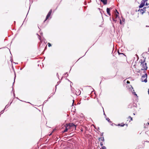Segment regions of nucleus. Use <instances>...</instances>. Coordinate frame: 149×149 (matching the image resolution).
Listing matches in <instances>:
<instances>
[{
  "mask_svg": "<svg viewBox=\"0 0 149 149\" xmlns=\"http://www.w3.org/2000/svg\"><path fill=\"white\" fill-rule=\"evenodd\" d=\"M102 2L104 5L107 4V0H101Z\"/></svg>",
  "mask_w": 149,
  "mask_h": 149,
  "instance_id": "obj_10",
  "label": "nucleus"
},
{
  "mask_svg": "<svg viewBox=\"0 0 149 149\" xmlns=\"http://www.w3.org/2000/svg\"><path fill=\"white\" fill-rule=\"evenodd\" d=\"M116 10L117 11V13H118L117 14H116V17H117L118 16V14H119V13L117 12V10Z\"/></svg>",
  "mask_w": 149,
  "mask_h": 149,
  "instance_id": "obj_17",
  "label": "nucleus"
},
{
  "mask_svg": "<svg viewBox=\"0 0 149 149\" xmlns=\"http://www.w3.org/2000/svg\"><path fill=\"white\" fill-rule=\"evenodd\" d=\"M125 125H126L127 127L128 126L127 124H126V125H125L123 123H122L121 124H119L118 125V126H120L121 127H123Z\"/></svg>",
  "mask_w": 149,
  "mask_h": 149,
  "instance_id": "obj_8",
  "label": "nucleus"
},
{
  "mask_svg": "<svg viewBox=\"0 0 149 149\" xmlns=\"http://www.w3.org/2000/svg\"><path fill=\"white\" fill-rule=\"evenodd\" d=\"M100 145L101 146H103V144L102 143V142H100Z\"/></svg>",
  "mask_w": 149,
  "mask_h": 149,
  "instance_id": "obj_18",
  "label": "nucleus"
},
{
  "mask_svg": "<svg viewBox=\"0 0 149 149\" xmlns=\"http://www.w3.org/2000/svg\"><path fill=\"white\" fill-rule=\"evenodd\" d=\"M48 47H51L52 46L51 44L49 43H48Z\"/></svg>",
  "mask_w": 149,
  "mask_h": 149,
  "instance_id": "obj_16",
  "label": "nucleus"
},
{
  "mask_svg": "<svg viewBox=\"0 0 149 149\" xmlns=\"http://www.w3.org/2000/svg\"><path fill=\"white\" fill-rule=\"evenodd\" d=\"M133 114H134V115H135V113H133Z\"/></svg>",
  "mask_w": 149,
  "mask_h": 149,
  "instance_id": "obj_24",
  "label": "nucleus"
},
{
  "mask_svg": "<svg viewBox=\"0 0 149 149\" xmlns=\"http://www.w3.org/2000/svg\"><path fill=\"white\" fill-rule=\"evenodd\" d=\"M65 128L64 130V131H63L62 132L63 133H64L65 132H66L68 130V127H65Z\"/></svg>",
  "mask_w": 149,
  "mask_h": 149,
  "instance_id": "obj_12",
  "label": "nucleus"
},
{
  "mask_svg": "<svg viewBox=\"0 0 149 149\" xmlns=\"http://www.w3.org/2000/svg\"><path fill=\"white\" fill-rule=\"evenodd\" d=\"M99 140L100 141H104V139L103 137L100 138L99 139Z\"/></svg>",
  "mask_w": 149,
  "mask_h": 149,
  "instance_id": "obj_11",
  "label": "nucleus"
},
{
  "mask_svg": "<svg viewBox=\"0 0 149 149\" xmlns=\"http://www.w3.org/2000/svg\"><path fill=\"white\" fill-rule=\"evenodd\" d=\"M120 24H121V20H120Z\"/></svg>",
  "mask_w": 149,
  "mask_h": 149,
  "instance_id": "obj_23",
  "label": "nucleus"
},
{
  "mask_svg": "<svg viewBox=\"0 0 149 149\" xmlns=\"http://www.w3.org/2000/svg\"><path fill=\"white\" fill-rule=\"evenodd\" d=\"M52 12V10L51 9L49 12L48 13L46 18L44 22L47 19H48L50 16Z\"/></svg>",
  "mask_w": 149,
  "mask_h": 149,
  "instance_id": "obj_4",
  "label": "nucleus"
},
{
  "mask_svg": "<svg viewBox=\"0 0 149 149\" xmlns=\"http://www.w3.org/2000/svg\"><path fill=\"white\" fill-rule=\"evenodd\" d=\"M51 134H50L49 135H50Z\"/></svg>",
  "mask_w": 149,
  "mask_h": 149,
  "instance_id": "obj_26",
  "label": "nucleus"
},
{
  "mask_svg": "<svg viewBox=\"0 0 149 149\" xmlns=\"http://www.w3.org/2000/svg\"><path fill=\"white\" fill-rule=\"evenodd\" d=\"M127 83L128 84H130V81H127Z\"/></svg>",
  "mask_w": 149,
  "mask_h": 149,
  "instance_id": "obj_19",
  "label": "nucleus"
},
{
  "mask_svg": "<svg viewBox=\"0 0 149 149\" xmlns=\"http://www.w3.org/2000/svg\"><path fill=\"white\" fill-rule=\"evenodd\" d=\"M107 13L109 16H111V14L110 13V8H107Z\"/></svg>",
  "mask_w": 149,
  "mask_h": 149,
  "instance_id": "obj_9",
  "label": "nucleus"
},
{
  "mask_svg": "<svg viewBox=\"0 0 149 149\" xmlns=\"http://www.w3.org/2000/svg\"><path fill=\"white\" fill-rule=\"evenodd\" d=\"M148 94L149 95V89H148Z\"/></svg>",
  "mask_w": 149,
  "mask_h": 149,
  "instance_id": "obj_22",
  "label": "nucleus"
},
{
  "mask_svg": "<svg viewBox=\"0 0 149 149\" xmlns=\"http://www.w3.org/2000/svg\"><path fill=\"white\" fill-rule=\"evenodd\" d=\"M147 74L146 73L144 75H143L141 78V80L142 82H146L147 81Z\"/></svg>",
  "mask_w": 149,
  "mask_h": 149,
  "instance_id": "obj_2",
  "label": "nucleus"
},
{
  "mask_svg": "<svg viewBox=\"0 0 149 149\" xmlns=\"http://www.w3.org/2000/svg\"><path fill=\"white\" fill-rule=\"evenodd\" d=\"M139 63H140V66L141 67V70H146L147 68V63L145 62V59L143 58V59L139 60Z\"/></svg>",
  "mask_w": 149,
  "mask_h": 149,
  "instance_id": "obj_1",
  "label": "nucleus"
},
{
  "mask_svg": "<svg viewBox=\"0 0 149 149\" xmlns=\"http://www.w3.org/2000/svg\"><path fill=\"white\" fill-rule=\"evenodd\" d=\"M145 2L144 1H143L141 2V4L139 6V8H141L143 7V6H144L145 4Z\"/></svg>",
  "mask_w": 149,
  "mask_h": 149,
  "instance_id": "obj_6",
  "label": "nucleus"
},
{
  "mask_svg": "<svg viewBox=\"0 0 149 149\" xmlns=\"http://www.w3.org/2000/svg\"><path fill=\"white\" fill-rule=\"evenodd\" d=\"M70 123L69 124H66L65 125V127H68V130L69 131V132H70V127H69L70 126Z\"/></svg>",
  "mask_w": 149,
  "mask_h": 149,
  "instance_id": "obj_7",
  "label": "nucleus"
},
{
  "mask_svg": "<svg viewBox=\"0 0 149 149\" xmlns=\"http://www.w3.org/2000/svg\"><path fill=\"white\" fill-rule=\"evenodd\" d=\"M130 87L129 88V89H130L131 88H132V89H133V87H132V86H130Z\"/></svg>",
  "mask_w": 149,
  "mask_h": 149,
  "instance_id": "obj_20",
  "label": "nucleus"
},
{
  "mask_svg": "<svg viewBox=\"0 0 149 149\" xmlns=\"http://www.w3.org/2000/svg\"><path fill=\"white\" fill-rule=\"evenodd\" d=\"M100 149H106V148L104 146H102Z\"/></svg>",
  "mask_w": 149,
  "mask_h": 149,
  "instance_id": "obj_14",
  "label": "nucleus"
},
{
  "mask_svg": "<svg viewBox=\"0 0 149 149\" xmlns=\"http://www.w3.org/2000/svg\"><path fill=\"white\" fill-rule=\"evenodd\" d=\"M118 53L119 55L123 54V55H125L124 54H123V53H120L118 51Z\"/></svg>",
  "mask_w": 149,
  "mask_h": 149,
  "instance_id": "obj_15",
  "label": "nucleus"
},
{
  "mask_svg": "<svg viewBox=\"0 0 149 149\" xmlns=\"http://www.w3.org/2000/svg\"><path fill=\"white\" fill-rule=\"evenodd\" d=\"M146 1H147V0H146Z\"/></svg>",
  "mask_w": 149,
  "mask_h": 149,
  "instance_id": "obj_27",
  "label": "nucleus"
},
{
  "mask_svg": "<svg viewBox=\"0 0 149 149\" xmlns=\"http://www.w3.org/2000/svg\"><path fill=\"white\" fill-rule=\"evenodd\" d=\"M146 7H144L143 9H139L138 10V11H140V13L142 14H143L146 11Z\"/></svg>",
  "mask_w": 149,
  "mask_h": 149,
  "instance_id": "obj_5",
  "label": "nucleus"
},
{
  "mask_svg": "<svg viewBox=\"0 0 149 149\" xmlns=\"http://www.w3.org/2000/svg\"><path fill=\"white\" fill-rule=\"evenodd\" d=\"M73 103H74V102H73L72 103V104H73Z\"/></svg>",
  "mask_w": 149,
  "mask_h": 149,
  "instance_id": "obj_25",
  "label": "nucleus"
},
{
  "mask_svg": "<svg viewBox=\"0 0 149 149\" xmlns=\"http://www.w3.org/2000/svg\"><path fill=\"white\" fill-rule=\"evenodd\" d=\"M128 118H130V122L131 121H132L133 120L132 118V117H131L130 116H129Z\"/></svg>",
  "mask_w": 149,
  "mask_h": 149,
  "instance_id": "obj_13",
  "label": "nucleus"
},
{
  "mask_svg": "<svg viewBox=\"0 0 149 149\" xmlns=\"http://www.w3.org/2000/svg\"><path fill=\"white\" fill-rule=\"evenodd\" d=\"M69 127H70V132L73 131V130L76 129V125L73 123H70Z\"/></svg>",
  "mask_w": 149,
  "mask_h": 149,
  "instance_id": "obj_3",
  "label": "nucleus"
},
{
  "mask_svg": "<svg viewBox=\"0 0 149 149\" xmlns=\"http://www.w3.org/2000/svg\"><path fill=\"white\" fill-rule=\"evenodd\" d=\"M133 93L135 95H136V96L137 95V94H136V93L135 92H133Z\"/></svg>",
  "mask_w": 149,
  "mask_h": 149,
  "instance_id": "obj_21",
  "label": "nucleus"
}]
</instances>
